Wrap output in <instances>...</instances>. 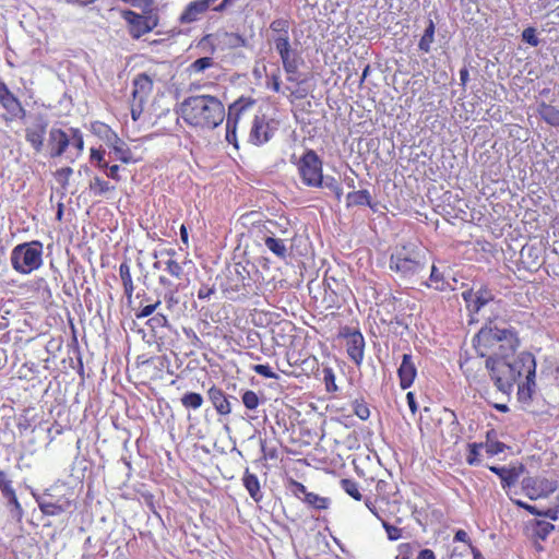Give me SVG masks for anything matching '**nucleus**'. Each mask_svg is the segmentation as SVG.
<instances>
[{"mask_svg":"<svg viewBox=\"0 0 559 559\" xmlns=\"http://www.w3.org/2000/svg\"><path fill=\"white\" fill-rule=\"evenodd\" d=\"M72 136L70 143L78 150L80 154L84 148V140L81 131L79 129H71Z\"/></svg>","mask_w":559,"mask_h":559,"instance_id":"nucleus-47","label":"nucleus"},{"mask_svg":"<svg viewBox=\"0 0 559 559\" xmlns=\"http://www.w3.org/2000/svg\"><path fill=\"white\" fill-rule=\"evenodd\" d=\"M215 288L209 286H202L198 292L199 299H207L212 294H214Z\"/></svg>","mask_w":559,"mask_h":559,"instance_id":"nucleus-62","label":"nucleus"},{"mask_svg":"<svg viewBox=\"0 0 559 559\" xmlns=\"http://www.w3.org/2000/svg\"><path fill=\"white\" fill-rule=\"evenodd\" d=\"M237 124L230 126L229 122H226V141L233 144L235 147H238L237 143V134H236Z\"/></svg>","mask_w":559,"mask_h":559,"instance_id":"nucleus-53","label":"nucleus"},{"mask_svg":"<svg viewBox=\"0 0 559 559\" xmlns=\"http://www.w3.org/2000/svg\"><path fill=\"white\" fill-rule=\"evenodd\" d=\"M224 36L230 47H240L245 45V39L238 34L225 33Z\"/></svg>","mask_w":559,"mask_h":559,"instance_id":"nucleus-54","label":"nucleus"},{"mask_svg":"<svg viewBox=\"0 0 559 559\" xmlns=\"http://www.w3.org/2000/svg\"><path fill=\"white\" fill-rule=\"evenodd\" d=\"M122 16L129 24L133 38H140L156 26V20L153 16H143L130 10L123 11Z\"/></svg>","mask_w":559,"mask_h":559,"instance_id":"nucleus-9","label":"nucleus"},{"mask_svg":"<svg viewBox=\"0 0 559 559\" xmlns=\"http://www.w3.org/2000/svg\"><path fill=\"white\" fill-rule=\"evenodd\" d=\"M0 490L2 497H5L14 491L11 486V480L8 478V475L3 471H0Z\"/></svg>","mask_w":559,"mask_h":559,"instance_id":"nucleus-50","label":"nucleus"},{"mask_svg":"<svg viewBox=\"0 0 559 559\" xmlns=\"http://www.w3.org/2000/svg\"><path fill=\"white\" fill-rule=\"evenodd\" d=\"M301 182L310 188L323 187V163L313 150H307L296 163Z\"/></svg>","mask_w":559,"mask_h":559,"instance_id":"nucleus-6","label":"nucleus"},{"mask_svg":"<svg viewBox=\"0 0 559 559\" xmlns=\"http://www.w3.org/2000/svg\"><path fill=\"white\" fill-rule=\"evenodd\" d=\"M285 468V487L292 491L294 496L297 498H300L301 495L306 497V493H309L306 489V487L294 479V477L290 475L289 468L284 465Z\"/></svg>","mask_w":559,"mask_h":559,"instance_id":"nucleus-32","label":"nucleus"},{"mask_svg":"<svg viewBox=\"0 0 559 559\" xmlns=\"http://www.w3.org/2000/svg\"><path fill=\"white\" fill-rule=\"evenodd\" d=\"M498 325L489 322L474 336L473 345L480 357L500 359Z\"/></svg>","mask_w":559,"mask_h":559,"instance_id":"nucleus-7","label":"nucleus"},{"mask_svg":"<svg viewBox=\"0 0 559 559\" xmlns=\"http://www.w3.org/2000/svg\"><path fill=\"white\" fill-rule=\"evenodd\" d=\"M400 385L403 390L411 388L417 376V368L411 354L402 356V362L397 369Z\"/></svg>","mask_w":559,"mask_h":559,"instance_id":"nucleus-15","label":"nucleus"},{"mask_svg":"<svg viewBox=\"0 0 559 559\" xmlns=\"http://www.w3.org/2000/svg\"><path fill=\"white\" fill-rule=\"evenodd\" d=\"M522 39L530 44L531 46L533 47H536L539 45V39L536 35V29L534 27H526L523 32H522Z\"/></svg>","mask_w":559,"mask_h":559,"instance_id":"nucleus-46","label":"nucleus"},{"mask_svg":"<svg viewBox=\"0 0 559 559\" xmlns=\"http://www.w3.org/2000/svg\"><path fill=\"white\" fill-rule=\"evenodd\" d=\"M242 483L246 489L248 490L250 497L255 501L260 502L263 498L261 492L260 483L255 474L251 473L249 468H246Z\"/></svg>","mask_w":559,"mask_h":559,"instance_id":"nucleus-24","label":"nucleus"},{"mask_svg":"<svg viewBox=\"0 0 559 559\" xmlns=\"http://www.w3.org/2000/svg\"><path fill=\"white\" fill-rule=\"evenodd\" d=\"M488 468L497 474L501 479L503 488H510L518 483L519 477L525 472L523 464L512 465L509 467L488 466Z\"/></svg>","mask_w":559,"mask_h":559,"instance_id":"nucleus-16","label":"nucleus"},{"mask_svg":"<svg viewBox=\"0 0 559 559\" xmlns=\"http://www.w3.org/2000/svg\"><path fill=\"white\" fill-rule=\"evenodd\" d=\"M417 559H436V557L432 550L423 549L419 551Z\"/></svg>","mask_w":559,"mask_h":559,"instance_id":"nucleus-64","label":"nucleus"},{"mask_svg":"<svg viewBox=\"0 0 559 559\" xmlns=\"http://www.w3.org/2000/svg\"><path fill=\"white\" fill-rule=\"evenodd\" d=\"M254 103L253 99L243 97L234 102L228 108L226 122H229L230 126L238 124L240 117L250 109Z\"/></svg>","mask_w":559,"mask_h":559,"instance_id":"nucleus-21","label":"nucleus"},{"mask_svg":"<svg viewBox=\"0 0 559 559\" xmlns=\"http://www.w3.org/2000/svg\"><path fill=\"white\" fill-rule=\"evenodd\" d=\"M167 323H168V320H167L166 316H164L162 313L155 314L154 317L150 318L147 321V325L152 330H155L158 328H164L167 325Z\"/></svg>","mask_w":559,"mask_h":559,"instance_id":"nucleus-48","label":"nucleus"},{"mask_svg":"<svg viewBox=\"0 0 559 559\" xmlns=\"http://www.w3.org/2000/svg\"><path fill=\"white\" fill-rule=\"evenodd\" d=\"M498 340L500 346V358H507L520 347V338L514 328H499Z\"/></svg>","mask_w":559,"mask_h":559,"instance_id":"nucleus-13","label":"nucleus"},{"mask_svg":"<svg viewBox=\"0 0 559 559\" xmlns=\"http://www.w3.org/2000/svg\"><path fill=\"white\" fill-rule=\"evenodd\" d=\"M552 531H555L554 524L546 522V521H536L534 534L538 538L545 540Z\"/></svg>","mask_w":559,"mask_h":559,"instance_id":"nucleus-42","label":"nucleus"},{"mask_svg":"<svg viewBox=\"0 0 559 559\" xmlns=\"http://www.w3.org/2000/svg\"><path fill=\"white\" fill-rule=\"evenodd\" d=\"M179 109L182 120L200 130L217 128L226 116L222 100L209 94L192 95L185 98Z\"/></svg>","mask_w":559,"mask_h":559,"instance_id":"nucleus-1","label":"nucleus"},{"mask_svg":"<svg viewBox=\"0 0 559 559\" xmlns=\"http://www.w3.org/2000/svg\"><path fill=\"white\" fill-rule=\"evenodd\" d=\"M214 66V60L212 57H202L197 60H194L192 63L188 67V72L190 74H199L203 73L207 69Z\"/></svg>","mask_w":559,"mask_h":559,"instance_id":"nucleus-35","label":"nucleus"},{"mask_svg":"<svg viewBox=\"0 0 559 559\" xmlns=\"http://www.w3.org/2000/svg\"><path fill=\"white\" fill-rule=\"evenodd\" d=\"M0 104L13 118H24L26 110L22 106L21 102L8 90L2 96H0Z\"/></svg>","mask_w":559,"mask_h":559,"instance_id":"nucleus-22","label":"nucleus"},{"mask_svg":"<svg viewBox=\"0 0 559 559\" xmlns=\"http://www.w3.org/2000/svg\"><path fill=\"white\" fill-rule=\"evenodd\" d=\"M105 171H106V176L108 178L114 179L116 181L120 180L119 166L118 165L108 166V168H106Z\"/></svg>","mask_w":559,"mask_h":559,"instance_id":"nucleus-60","label":"nucleus"},{"mask_svg":"<svg viewBox=\"0 0 559 559\" xmlns=\"http://www.w3.org/2000/svg\"><path fill=\"white\" fill-rule=\"evenodd\" d=\"M207 395L214 408L219 415L226 416L231 413V404L223 390L216 386H212L207 391Z\"/></svg>","mask_w":559,"mask_h":559,"instance_id":"nucleus-20","label":"nucleus"},{"mask_svg":"<svg viewBox=\"0 0 559 559\" xmlns=\"http://www.w3.org/2000/svg\"><path fill=\"white\" fill-rule=\"evenodd\" d=\"M304 501L318 510L328 509L330 503L329 498L320 497L319 495L313 492L306 493Z\"/></svg>","mask_w":559,"mask_h":559,"instance_id":"nucleus-38","label":"nucleus"},{"mask_svg":"<svg viewBox=\"0 0 559 559\" xmlns=\"http://www.w3.org/2000/svg\"><path fill=\"white\" fill-rule=\"evenodd\" d=\"M425 285L439 292L445 290L449 286L448 282L444 280L443 274L435 265L431 267L429 282H426Z\"/></svg>","mask_w":559,"mask_h":559,"instance_id":"nucleus-33","label":"nucleus"},{"mask_svg":"<svg viewBox=\"0 0 559 559\" xmlns=\"http://www.w3.org/2000/svg\"><path fill=\"white\" fill-rule=\"evenodd\" d=\"M90 191L97 197L105 195L108 192H111L115 190V187L111 186L108 181L102 179L98 176H95L88 185Z\"/></svg>","mask_w":559,"mask_h":559,"instance_id":"nucleus-31","label":"nucleus"},{"mask_svg":"<svg viewBox=\"0 0 559 559\" xmlns=\"http://www.w3.org/2000/svg\"><path fill=\"white\" fill-rule=\"evenodd\" d=\"M302 59L298 61H294L292 63L283 64V69L286 73L287 81L296 84H300L301 81L299 80V66L302 63Z\"/></svg>","mask_w":559,"mask_h":559,"instance_id":"nucleus-39","label":"nucleus"},{"mask_svg":"<svg viewBox=\"0 0 559 559\" xmlns=\"http://www.w3.org/2000/svg\"><path fill=\"white\" fill-rule=\"evenodd\" d=\"M406 400H407V404H408V407H409L412 414L415 415L418 411V405L415 400V394L413 392H408L406 394Z\"/></svg>","mask_w":559,"mask_h":559,"instance_id":"nucleus-61","label":"nucleus"},{"mask_svg":"<svg viewBox=\"0 0 559 559\" xmlns=\"http://www.w3.org/2000/svg\"><path fill=\"white\" fill-rule=\"evenodd\" d=\"M73 491L63 484L47 488L43 495L35 496L40 511L45 515L56 516L67 512L73 503Z\"/></svg>","mask_w":559,"mask_h":559,"instance_id":"nucleus-4","label":"nucleus"},{"mask_svg":"<svg viewBox=\"0 0 559 559\" xmlns=\"http://www.w3.org/2000/svg\"><path fill=\"white\" fill-rule=\"evenodd\" d=\"M159 305H160V301L157 300L155 304L147 305V306L143 307L136 313V318L138 319H143V318H147V317L152 316Z\"/></svg>","mask_w":559,"mask_h":559,"instance_id":"nucleus-55","label":"nucleus"},{"mask_svg":"<svg viewBox=\"0 0 559 559\" xmlns=\"http://www.w3.org/2000/svg\"><path fill=\"white\" fill-rule=\"evenodd\" d=\"M289 27L290 23L287 19H275L270 24V43H273V38H289Z\"/></svg>","mask_w":559,"mask_h":559,"instance_id":"nucleus-25","label":"nucleus"},{"mask_svg":"<svg viewBox=\"0 0 559 559\" xmlns=\"http://www.w3.org/2000/svg\"><path fill=\"white\" fill-rule=\"evenodd\" d=\"M340 485H341L342 489L347 495L353 497L355 500H357V501L361 500L362 496L359 491V487H358L357 483H355L354 480L347 479V478H343V479H341Z\"/></svg>","mask_w":559,"mask_h":559,"instance_id":"nucleus-41","label":"nucleus"},{"mask_svg":"<svg viewBox=\"0 0 559 559\" xmlns=\"http://www.w3.org/2000/svg\"><path fill=\"white\" fill-rule=\"evenodd\" d=\"M538 488L540 489V491H546V493H548L556 490V485L552 481H549L544 478L539 479Z\"/></svg>","mask_w":559,"mask_h":559,"instance_id":"nucleus-58","label":"nucleus"},{"mask_svg":"<svg viewBox=\"0 0 559 559\" xmlns=\"http://www.w3.org/2000/svg\"><path fill=\"white\" fill-rule=\"evenodd\" d=\"M538 483H539V478L528 476L523 479L522 485H523L524 490L537 491Z\"/></svg>","mask_w":559,"mask_h":559,"instance_id":"nucleus-56","label":"nucleus"},{"mask_svg":"<svg viewBox=\"0 0 559 559\" xmlns=\"http://www.w3.org/2000/svg\"><path fill=\"white\" fill-rule=\"evenodd\" d=\"M471 312H479L493 300V293L487 286H480L477 290H467L462 294Z\"/></svg>","mask_w":559,"mask_h":559,"instance_id":"nucleus-12","label":"nucleus"},{"mask_svg":"<svg viewBox=\"0 0 559 559\" xmlns=\"http://www.w3.org/2000/svg\"><path fill=\"white\" fill-rule=\"evenodd\" d=\"M97 127L99 132L102 130L106 132V139L109 146L112 150L115 159L120 160L124 164L131 163L132 154L126 142L121 140L115 132H112L108 126L104 123H98Z\"/></svg>","mask_w":559,"mask_h":559,"instance_id":"nucleus-11","label":"nucleus"},{"mask_svg":"<svg viewBox=\"0 0 559 559\" xmlns=\"http://www.w3.org/2000/svg\"><path fill=\"white\" fill-rule=\"evenodd\" d=\"M241 401L248 411H255L261 404L259 395L251 390H247L242 393Z\"/></svg>","mask_w":559,"mask_h":559,"instance_id":"nucleus-40","label":"nucleus"},{"mask_svg":"<svg viewBox=\"0 0 559 559\" xmlns=\"http://www.w3.org/2000/svg\"><path fill=\"white\" fill-rule=\"evenodd\" d=\"M3 498L7 500V506L10 510L12 518L17 521H21V519L23 516V509L17 500L15 491L11 492L10 495H8Z\"/></svg>","mask_w":559,"mask_h":559,"instance_id":"nucleus-36","label":"nucleus"},{"mask_svg":"<svg viewBox=\"0 0 559 559\" xmlns=\"http://www.w3.org/2000/svg\"><path fill=\"white\" fill-rule=\"evenodd\" d=\"M203 397L200 393L188 392L181 397V404L186 408L198 409L202 406Z\"/></svg>","mask_w":559,"mask_h":559,"instance_id":"nucleus-37","label":"nucleus"},{"mask_svg":"<svg viewBox=\"0 0 559 559\" xmlns=\"http://www.w3.org/2000/svg\"><path fill=\"white\" fill-rule=\"evenodd\" d=\"M538 516L548 518V519H550L552 521L558 520V518H559V506H557L556 508H549V509L543 510V511L540 510Z\"/></svg>","mask_w":559,"mask_h":559,"instance_id":"nucleus-57","label":"nucleus"},{"mask_svg":"<svg viewBox=\"0 0 559 559\" xmlns=\"http://www.w3.org/2000/svg\"><path fill=\"white\" fill-rule=\"evenodd\" d=\"M48 120L44 116H37L25 129V140L36 153L41 152L47 133Z\"/></svg>","mask_w":559,"mask_h":559,"instance_id":"nucleus-10","label":"nucleus"},{"mask_svg":"<svg viewBox=\"0 0 559 559\" xmlns=\"http://www.w3.org/2000/svg\"><path fill=\"white\" fill-rule=\"evenodd\" d=\"M165 265H166V271L171 276H174L176 278H181V276L183 275V269L177 261L169 259L168 261H166Z\"/></svg>","mask_w":559,"mask_h":559,"instance_id":"nucleus-45","label":"nucleus"},{"mask_svg":"<svg viewBox=\"0 0 559 559\" xmlns=\"http://www.w3.org/2000/svg\"><path fill=\"white\" fill-rule=\"evenodd\" d=\"M337 186H340V183L337 182V180L332 177V176H326L324 177L323 176V187L322 188H328L329 190H337Z\"/></svg>","mask_w":559,"mask_h":559,"instance_id":"nucleus-59","label":"nucleus"},{"mask_svg":"<svg viewBox=\"0 0 559 559\" xmlns=\"http://www.w3.org/2000/svg\"><path fill=\"white\" fill-rule=\"evenodd\" d=\"M425 266V255L415 245L397 247L390 257V270L403 278L419 274Z\"/></svg>","mask_w":559,"mask_h":559,"instance_id":"nucleus-3","label":"nucleus"},{"mask_svg":"<svg viewBox=\"0 0 559 559\" xmlns=\"http://www.w3.org/2000/svg\"><path fill=\"white\" fill-rule=\"evenodd\" d=\"M49 143L51 145L52 157L61 156L70 145V139L61 129L52 128L49 132Z\"/></svg>","mask_w":559,"mask_h":559,"instance_id":"nucleus-19","label":"nucleus"},{"mask_svg":"<svg viewBox=\"0 0 559 559\" xmlns=\"http://www.w3.org/2000/svg\"><path fill=\"white\" fill-rule=\"evenodd\" d=\"M323 380L325 382L328 391H331L332 388H333V390H336L335 376H334L332 368L323 369Z\"/></svg>","mask_w":559,"mask_h":559,"instance_id":"nucleus-52","label":"nucleus"},{"mask_svg":"<svg viewBox=\"0 0 559 559\" xmlns=\"http://www.w3.org/2000/svg\"><path fill=\"white\" fill-rule=\"evenodd\" d=\"M265 247L274 253L276 257L281 259H285L287 255V248L284 240L280 238H275L272 236H267L264 238Z\"/></svg>","mask_w":559,"mask_h":559,"instance_id":"nucleus-28","label":"nucleus"},{"mask_svg":"<svg viewBox=\"0 0 559 559\" xmlns=\"http://www.w3.org/2000/svg\"><path fill=\"white\" fill-rule=\"evenodd\" d=\"M347 206L368 205L371 207V195L368 190L349 192L346 195Z\"/></svg>","mask_w":559,"mask_h":559,"instance_id":"nucleus-30","label":"nucleus"},{"mask_svg":"<svg viewBox=\"0 0 559 559\" xmlns=\"http://www.w3.org/2000/svg\"><path fill=\"white\" fill-rule=\"evenodd\" d=\"M91 163L95 164L100 170L108 168V162L105 159V152L98 148H91Z\"/></svg>","mask_w":559,"mask_h":559,"instance_id":"nucleus-43","label":"nucleus"},{"mask_svg":"<svg viewBox=\"0 0 559 559\" xmlns=\"http://www.w3.org/2000/svg\"><path fill=\"white\" fill-rule=\"evenodd\" d=\"M353 412L361 420H366L370 416V409L364 400H355L353 402Z\"/></svg>","mask_w":559,"mask_h":559,"instance_id":"nucleus-44","label":"nucleus"},{"mask_svg":"<svg viewBox=\"0 0 559 559\" xmlns=\"http://www.w3.org/2000/svg\"><path fill=\"white\" fill-rule=\"evenodd\" d=\"M119 274L122 281V285L124 288V295L128 299L132 297L134 292L133 281L130 272V265L128 262H122L119 266Z\"/></svg>","mask_w":559,"mask_h":559,"instance_id":"nucleus-27","label":"nucleus"},{"mask_svg":"<svg viewBox=\"0 0 559 559\" xmlns=\"http://www.w3.org/2000/svg\"><path fill=\"white\" fill-rule=\"evenodd\" d=\"M506 358H488L486 359V368L489 370L491 380L496 388L503 394H510L513 391L514 383L524 373L534 376L536 369V360L533 354L522 352L513 360L507 362Z\"/></svg>","mask_w":559,"mask_h":559,"instance_id":"nucleus-2","label":"nucleus"},{"mask_svg":"<svg viewBox=\"0 0 559 559\" xmlns=\"http://www.w3.org/2000/svg\"><path fill=\"white\" fill-rule=\"evenodd\" d=\"M210 3L206 0H197L191 2L180 16L183 23L197 21L199 15L207 10Z\"/></svg>","mask_w":559,"mask_h":559,"instance_id":"nucleus-23","label":"nucleus"},{"mask_svg":"<svg viewBox=\"0 0 559 559\" xmlns=\"http://www.w3.org/2000/svg\"><path fill=\"white\" fill-rule=\"evenodd\" d=\"M153 90V79L147 73H140L133 80V99L143 104Z\"/></svg>","mask_w":559,"mask_h":559,"instance_id":"nucleus-18","label":"nucleus"},{"mask_svg":"<svg viewBox=\"0 0 559 559\" xmlns=\"http://www.w3.org/2000/svg\"><path fill=\"white\" fill-rule=\"evenodd\" d=\"M538 114L546 123L559 127V109L555 106L543 102L538 105Z\"/></svg>","mask_w":559,"mask_h":559,"instance_id":"nucleus-26","label":"nucleus"},{"mask_svg":"<svg viewBox=\"0 0 559 559\" xmlns=\"http://www.w3.org/2000/svg\"><path fill=\"white\" fill-rule=\"evenodd\" d=\"M142 105L143 104L138 102L136 105H132V107H131V117L134 121H136L142 115V111H143Z\"/></svg>","mask_w":559,"mask_h":559,"instance_id":"nucleus-63","label":"nucleus"},{"mask_svg":"<svg viewBox=\"0 0 559 559\" xmlns=\"http://www.w3.org/2000/svg\"><path fill=\"white\" fill-rule=\"evenodd\" d=\"M272 44L280 56L282 66L302 59L300 52L293 47L290 38H273Z\"/></svg>","mask_w":559,"mask_h":559,"instance_id":"nucleus-17","label":"nucleus"},{"mask_svg":"<svg viewBox=\"0 0 559 559\" xmlns=\"http://www.w3.org/2000/svg\"><path fill=\"white\" fill-rule=\"evenodd\" d=\"M435 39V23L432 20H428V25L425 29L424 35L421 36L418 47L424 52L430 51V46Z\"/></svg>","mask_w":559,"mask_h":559,"instance_id":"nucleus-34","label":"nucleus"},{"mask_svg":"<svg viewBox=\"0 0 559 559\" xmlns=\"http://www.w3.org/2000/svg\"><path fill=\"white\" fill-rule=\"evenodd\" d=\"M525 383L519 385L518 395L520 401H530L532 399V394L534 392L536 369L534 370V376L531 377L530 373H524Z\"/></svg>","mask_w":559,"mask_h":559,"instance_id":"nucleus-29","label":"nucleus"},{"mask_svg":"<svg viewBox=\"0 0 559 559\" xmlns=\"http://www.w3.org/2000/svg\"><path fill=\"white\" fill-rule=\"evenodd\" d=\"M252 370L267 379H277V374L267 365H254Z\"/></svg>","mask_w":559,"mask_h":559,"instance_id":"nucleus-49","label":"nucleus"},{"mask_svg":"<svg viewBox=\"0 0 559 559\" xmlns=\"http://www.w3.org/2000/svg\"><path fill=\"white\" fill-rule=\"evenodd\" d=\"M341 336L346 340V352L356 366L362 364L365 357V338L359 330L344 328Z\"/></svg>","mask_w":559,"mask_h":559,"instance_id":"nucleus-8","label":"nucleus"},{"mask_svg":"<svg viewBox=\"0 0 559 559\" xmlns=\"http://www.w3.org/2000/svg\"><path fill=\"white\" fill-rule=\"evenodd\" d=\"M273 131L264 116H255L249 133V142L254 145H263L271 140Z\"/></svg>","mask_w":559,"mask_h":559,"instance_id":"nucleus-14","label":"nucleus"},{"mask_svg":"<svg viewBox=\"0 0 559 559\" xmlns=\"http://www.w3.org/2000/svg\"><path fill=\"white\" fill-rule=\"evenodd\" d=\"M11 265L20 274L27 275L43 265V245L34 240L15 246L11 251Z\"/></svg>","mask_w":559,"mask_h":559,"instance_id":"nucleus-5","label":"nucleus"},{"mask_svg":"<svg viewBox=\"0 0 559 559\" xmlns=\"http://www.w3.org/2000/svg\"><path fill=\"white\" fill-rule=\"evenodd\" d=\"M383 527L385 528V532L388 534V538L390 540H397L402 536V530L383 521Z\"/></svg>","mask_w":559,"mask_h":559,"instance_id":"nucleus-51","label":"nucleus"}]
</instances>
